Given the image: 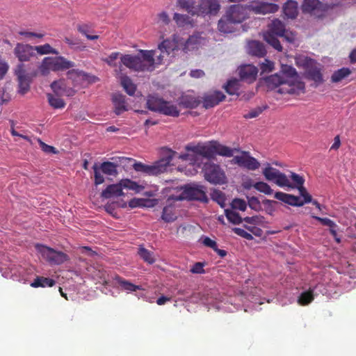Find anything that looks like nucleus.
Instances as JSON below:
<instances>
[{"instance_id":"nucleus-4","label":"nucleus","mask_w":356,"mask_h":356,"mask_svg":"<svg viewBox=\"0 0 356 356\" xmlns=\"http://www.w3.org/2000/svg\"><path fill=\"white\" fill-rule=\"evenodd\" d=\"M146 105L149 110L166 116L177 118L180 115V110L177 104L157 95H149Z\"/></svg>"},{"instance_id":"nucleus-16","label":"nucleus","mask_w":356,"mask_h":356,"mask_svg":"<svg viewBox=\"0 0 356 356\" xmlns=\"http://www.w3.org/2000/svg\"><path fill=\"white\" fill-rule=\"evenodd\" d=\"M24 65L22 63L17 65L15 70V74L17 76L19 82V92L24 95L26 93L30 88V83L31 81V76L26 73L24 70Z\"/></svg>"},{"instance_id":"nucleus-26","label":"nucleus","mask_w":356,"mask_h":356,"mask_svg":"<svg viewBox=\"0 0 356 356\" xmlns=\"http://www.w3.org/2000/svg\"><path fill=\"white\" fill-rule=\"evenodd\" d=\"M266 33H272L273 34L280 37H284L285 33V25L279 19H275L272 21L269 30Z\"/></svg>"},{"instance_id":"nucleus-10","label":"nucleus","mask_w":356,"mask_h":356,"mask_svg":"<svg viewBox=\"0 0 356 356\" xmlns=\"http://www.w3.org/2000/svg\"><path fill=\"white\" fill-rule=\"evenodd\" d=\"M220 8L218 0H200V3L197 5V15H216Z\"/></svg>"},{"instance_id":"nucleus-44","label":"nucleus","mask_w":356,"mask_h":356,"mask_svg":"<svg viewBox=\"0 0 356 356\" xmlns=\"http://www.w3.org/2000/svg\"><path fill=\"white\" fill-rule=\"evenodd\" d=\"M159 21L163 23L165 25H167L170 23V18L168 13L165 11H162L158 14Z\"/></svg>"},{"instance_id":"nucleus-12","label":"nucleus","mask_w":356,"mask_h":356,"mask_svg":"<svg viewBox=\"0 0 356 356\" xmlns=\"http://www.w3.org/2000/svg\"><path fill=\"white\" fill-rule=\"evenodd\" d=\"M13 53L21 63L29 61L31 58L36 56L33 46L19 42L17 43Z\"/></svg>"},{"instance_id":"nucleus-46","label":"nucleus","mask_w":356,"mask_h":356,"mask_svg":"<svg viewBox=\"0 0 356 356\" xmlns=\"http://www.w3.org/2000/svg\"><path fill=\"white\" fill-rule=\"evenodd\" d=\"M204 72L200 69L193 70L190 72V76L193 78L199 79L204 76Z\"/></svg>"},{"instance_id":"nucleus-17","label":"nucleus","mask_w":356,"mask_h":356,"mask_svg":"<svg viewBox=\"0 0 356 356\" xmlns=\"http://www.w3.org/2000/svg\"><path fill=\"white\" fill-rule=\"evenodd\" d=\"M257 68L250 64L242 65L238 70L241 80L248 83L254 81L257 79Z\"/></svg>"},{"instance_id":"nucleus-3","label":"nucleus","mask_w":356,"mask_h":356,"mask_svg":"<svg viewBox=\"0 0 356 356\" xmlns=\"http://www.w3.org/2000/svg\"><path fill=\"white\" fill-rule=\"evenodd\" d=\"M156 50L140 49L137 55L124 54L122 65L135 72H152L155 69Z\"/></svg>"},{"instance_id":"nucleus-45","label":"nucleus","mask_w":356,"mask_h":356,"mask_svg":"<svg viewBox=\"0 0 356 356\" xmlns=\"http://www.w3.org/2000/svg\"><path fill=\"white\" fill-rule=\"evenodd\" d=\"M8 70V64L0 58V79H2Z\"/></svg>"},{"instance_id":"nucleus-23","label":"nucleus","mask_w":356,"mask_h":356,"mask_svg":"<svg viewBox=\"0 0 356 356\" xmlns=\"http://www.w3.org/2000/svg\"><path fill=\"white\" fill-rule=\"evenodd\" d=\"M305 78L313 81L316 86L323 82L321 69L317 65V64L305 71Z\"/></svg>"},{"instance_id":"nucleus-18","label":"nucleus","mask_w":356,"mask_h":356,"mask_svg":"<svg viewBox=\"0 0 356 356\" xmlns=\"http://www.w3.org/2000/svg\"><path fill=\"white\" fill-rule=\"evenodd\" d=\"M225 98V95L220 91H213L206 94L203 97V106L205 108H213L223 101Z\"/></svg>"},{"instance_id":"nucleus-30","label":"nucleus","mask_w":356,"mask_h":356,"mask_svg":"<svg viewBox=\"0 0 356 356\" xmlns=\"http://www.w3.org/2000/svg\"><path fill=\"white\" fill-rule=\"evenodd\" d=\"M202 38L197 35L190 36L185 42L184 49L187 51L197 49L202 44Z\"/></svg>"},{"instance_id":"nucleus-21","label":"nucleus","mask_w":356,"mask_h":356,"mask_svg":"<svg viewBox=\"0 0 356 356\" xmlns=\"http://www.w3.org/2000/svg\"><path fill=\"white\" fill-rule=\"evenodd\" d=\"M112 102L117 115H121L123 112L128 110V106L125 100V97L120 93H115L112 96Z\"/></svg>"},{"instance_id":"nucleus-1","label":"nucleus","mask_w":356,"mask_h":356,"mask_svg":"<svg viewBox=\"0 0 356 356\" xmlns=\"http://www.w3.org/2000/svg\"><path fill=\"white\" fill-rule=\"evenodd\" d=\"M185 148L188 152L180 154L178 158L188 163L178 165L177 170L188 177L196 175L203 163V158L211 159L216 154L231 157L234 152V149L220 145L216 141H211L209 144L190 143Z\"/></svg>"},{"instance_id":"nucleus-42","label":"nucleus","mask_w":356,"mask_h":356,"mask_svg":"<svg viewBox=\"0 0 356 356\" xmlns=\"http://www.w3.org/2000/svg\"><path fill=\"white\" fill-rule=\"evenodd\" d=\"M273 68L274 63L268 59H265V61L261 63L260 65V69L262 73L270 72L273 70Z\"/></svg>"},{"instance_id":"nucleus-34","label":"nucleus","mask_w":356,"mask_h":356,"mask_svg":"<svg viewBox=\"0 0 356 356\" xmlns=\"http://www.w3.org/2000/svg\"><path fill=\"white\" fill-rule=\"evenodd\" d=\"M47 99L49 105L55 109L63 108L65 106L64 100L60 97H56V95L54 96L52 94L48 93Z\"/></svg>"},{"instance_id":"nucleus-54","label":"nucleus","mask_w":356,"mask_h":356,"mask_svg":"<svg viewBox=\"0 0 356 356\" xmlns=\"http://www.w3.org/2000/svg\"><path fill=\"white\" fill-rule=\"evenodd\" d=\"M157 124V121H154V120H152L150 119H147L145 121V123H144V126L146 127V128H149V127L150 125H154V124Z\"/></svg>"},{"instance_id":"nucleus-31","label":"nucleus","mask_w":356,"mask_h":356,"mask_svg":"<svg viewBox=\"0 0 356 356\" xmlns=\"http://www.w3.org/2000/svg\"><path fill=\"white\" fill-rule=\"evenodd\" d=\"M277 35L273 34L272 33H265L264 34V40L268 43L270 46H272L275 49L278 51H282V47L280 44V42L277 39Z\"/></svg>"},{"instance_id":"nucleus-58","label":"nucleus","mask_w":356,"mask_h":356,"mask_svg":"<svg viewBox=\"0 0 356 356\" xmlns=\"http://www.w3.org/2000/svg\"><path fill=\"white\" fill-rule=\"evenodd\" d=\"M272 164L275 165L282 166V163L278 161H274L272 163Z\"/></svg>"},{"instance_id":"nucleus-20","label":"nucleus","mask_w":356,"mask_h":356,"mask_svg":"<svg viewBox=\"0 0 356 356\" xmlns=\"http://www.w3.org/2000/svg\"><path fill=\"white\" fill-rule=\"evenodd\" d=\"M200 102L198 97L191 95H182L177 99V104L184 108H195Z\"/></svg>"},{"instance_id":"nucleus-43","label":"nucleus","mask_w":356,"mask_h":356,"mask_svg":"<svg viewBox=\"0 0 356 356\" xmlns=\"http://www.w3.org/2000/svg\"><path fill=\"white\" fill-rule=\"evenodd\" d=\"M40 145L42 150L47 154H56L57 153V150L53 146L47 145L44 142L40 140Z\"/></svg>"},{"instance_id":"nucleus-55","label":"nucleus","mask_w":356,"mask_h":356,"mask_svg":"<svg viewBox=\"0 0 356 356\" xmlns=\"http://www.w3.org/2000/svg\"><path fill=\"white\" fill-rule=\"evenodd\" d=\"M350 58L352 63H356V49L350 54Z\"/></svg>"},{"instance_id":"nucleus-15","label":"nucleus","mask_w":356,"mask_h":356,"mask_svg":"<svg viewBox=\"0 0 356 356\" xmlns=\"http://www.w3.org/2000/svg\"><path fill=\"white\" fill-rule=\"evenodd\" d=\"M247 10V6L244 7L241 4L232 5L226 12L225 15L237 24H239L246 19Z\"/></svg>"},{"instance_id":"nucleus-19","label":"nucleus","mask_w":356,"mask_h":356,"mask_svg":"<svg viewBox=\"0 0 356 356\" xmlns=\"http://www.w3.org/2000/svg\"><path fill=\"white\" fill-rule=\"evenodd\" d=\"M298 3L294 0H288L282 6L284 19H296L298 15Z\"/></svg>"},{"instance_id":"nucleus-8","label":"nucleus","mask_w":356,"mask_h":356,"mask_svg":"<svg viewBox=\"0 0 356 356\" xmlns=\"http://www.w3.org/2000/svg\"><path fill=\"white\" fill-rule=\"evenodd\" d=\"M326 5L319 0H303L301 10L303 13H308L318 17H322L327 10Z\"/></svg>"},{"instance_id":"nucleus-36","label":"nucleus","mask_w":356,"mask_h":356,"mask_svg":"<svg viewBox=\"0 0 356 356\" xmlns=\"http://www.w3.org/2000/svg\"><path fill=\"white\" fill-rule=\"evenodd\" d=\"M35 52L40 55L53 54H58V51L51 47L49 44H44L43 45L35 46L34 47Z\"/></svg>"},{"instance_id":"nucleus-2","label":"nucleus","mask_w":356,"mask_h":356,"mask_svg":"<svg viewBox=\"0 0 356 356\" xmlns=\"http://www.w3.org/2000/svg\"><path fill=\"white\" fill-rule=\"evenodd\" d=\"M266 81L269 88H277L280 94L295 95L304 89L296 70L289 65H282L280 72L268 76Z\"/></svg>"},{"instance_id":"nucleus-27","label":"nucleus","mask_w":356,"mask_h":356,"mask_svg":"<svg viewBox=\"0 0 356 356\" xmlns=\"http://www.w3.org/2000/svg\"><path fill=\"white\" fill-rule=\"evenodd\" d=\"M177 6L185 10L188 13L195 15H197V5L194 0H177Z\"/></svg>"},{"instance_id":"nucleus-53","label":"nucleus","mask_w":356,"mask_h":356,"mask_svg":"<svg viewBox=\"0 0 356 356\" xmlns=\"http://www.w3.org/2000/svg\"><path fill=\"white\" fill-rule=\"evenodd\" d=\"M74 93H75L74 90H73V89H72V88H67V87H65V93H64V95H65V96H68V97H70V96H72V95H74Z\"/></svg>"},{"instance_id":"nucleus-25","label":"nucleus","mask_w":356,"mask_h":356,"mask_svg":"<svg viewBox=\"0 0 356 356\" xmlns=\"http://www.w3.org/2000/svg\"><path fill=\"white\" fill-rule=\"evenodd\" d=\"M120 83L125 92L130 96H133L136 90V86L132 80L126 74H121L120 76Z\"/></svg>"},{"instance_id":"nucleus-52","label":"nucleus","mask_w":356,"mask_h":356,"mask_svg":"<svg viewBox=\"0 0 356 356\" xmlns=\"http://www.w3.org/2000/svg\"><path fill=\"white\" fill-rule=\"evenodd\" d=\"M10 133H11L12 136H18V137L22 138L26 140H29V138L27 136H24V135H22V134L18 133L17 131H16L15 130V129L13 127L11 128Z\"/></svg>"},{"instance_id":"nucleus-13","label":"nucleus","mask_w":356,"mask_h":356,"mask_svg":"<svg viewBox=\"0 0 356 356\" xmlns=\"http://www.w3.org/2000/svg\"><path fill=\"white\" fill-rule=\"evenodd\" d=\"M204 178H225V172L218 164L207 161L200 166Z\"/></svg>"},{"instance_id":"nucleus-28","label":"nucleus","mask_w":356,"mask_h":356,"mask_svg":"<svg viewBox=\"0 0 356 356\" xmlns=\"http://www.w3.org/2000/svg\"><path fill=\"white\" fill-rule=\"evenodd\" d=\"M111 160L116 161L118 167L121 166L124 170L128 171L134 168V163H135L136 159L125 156H116L112 157Z\"/></svg>"},{"instance_id":"nucleus-24","label":"nucleus","mask_w":356,"mask_h":356,"mask_svg":"<svg viewBox=\"0 0 356 356\" xmlns=\"http://www.w3.org/2000/svg\"><path fill=\"white\" fill-rule=\"evenodd\" d=\"M236 25L237 24L235 22L225 15L218 21V29L221 33H231L235 31Z\"/></svg>"},{"instance_id":"nucleus-22","label":"nucleus","mask_w":356,"mask_h":356,"mask_svg":"<svg viewBox=\"0 0 356 356\" xmlns=\"http://www.w3.org/2000/svg\"><path fill=\"white\" fill-rule=\"evenodd\" d=\"M248 53L259 58L264 57L266 54V49L263 43L252 40L248 45Z\"/></svg>"},{"instance_id":"nucleus-48","label":"nucleus","mask_w":356,"mask_h":356,"mask_svg":"<svg viewBox=\"0 0 356 356\" xmlns=\"http://www.w3.org/2000/svg\"><path fill=\"white\" fill-rule=\"evenodd\" d=\"M261 112H262V109L260 108H258L257 109H256L254 111H252L249 112L248 114L245 117L248 118H254L257 117L260 113H261Z\"/></svg>"},{"instance_id":"nucleus-5","label":"nucleus","mask_w":356,"mask_h":356,"mask_svg":"<svg viewBox=\"0 0 356 356\" xmlns=\"http://www.w3.org/2000/svg\"><path fill=\"white\" fill-rule=\"evenodd\" d=\"M172 161V156H168L156 161L151 165L145 164L135 160L133 169L145 176H158L166 172Z\"/></svg>"},{"instance_id":"nucleus-57","label":"nucleus","mask_w":356,"mask_h":356,"mask_svg":"<svg viewBox=\"0 0 356 356\" xmlns=\"http://www.w3.org/2000/svg\"><path fill=\"white\" fill-rule=\"evenodd\" d=\"M136 112L140 113V114H147V111H143V110H137V111H136Z\"/></svg>"},{"instance_id":"nucleus-7","label":"nucleus","mask_w":356,"mask_h":356,"mask_svg":"<svg viewBox=\"0 0 356 356\" xmlns=\"http://www.w3.org/2000/svg\"><path fill=\"white\" fill-rule=\"evenodd\" d=\"M234 161L239 167L248 170H256L260 166V163L252 156L249 152L242 151L240 155L234 157Z\"/></svg>"},{"instance_id":"nucleus-61","label":"nucleus","mask_w":356,"mask_h":356,"mask_svg":"<svg viewBox=\"0 0 356 356\" xmlns=\"http://www.w3.org/2000/svg\"><path fill=\"white\" fill-rule=\"evenodd\" d=\"M355 1L356 2V0H355Z\"/></svg>"},{"instance_id":"nucleus-40","label":"nucleus","mask_w":356,"mask_h":356,"mask_svg":"<svg viewBox=\"0 0 356 356\" xmlns=\"http://www.w3.org/2000/svg\"><path fill=\"white\" fill-rule=\"evenodd\" d=\"M90 29V26L87 24H78L77 25V30L79 33H81L82 35H85L87 39L90 40H95L99 38V35H89L88 33Z\"/></svg>"},{"instance_id":"nucleus-9","label":"nucleus","mask_w":356,"mask_h":356,"mask_svg":"<svg viewBox=\"0 0 356 356\" xmlns=\"http://www.w3.org/2000/svg\"><path fill=\"white\" fill-rule=\"evenodd\" d=\"M92 168L94 171V178H103L101 173L113 177H116L118 174V164L115 161H104L99 165L95 163Z\"/></svg>"},{"instance_id":"nucleus-47","label":"nucleus","mask_w":356,"mask_h":356,"mask_svg":"<svg viewBox=\"0 0 356 356\" xmlns=\"http://www.w3.org/2000/svg\"><path fill=\"white\" fill-rule=\"evenodd\" d=\"M64 41L66 44H67L70 47L76 48L77 45L80 44V41L79 39L72 40L70 38L65 37Z\"/></svg>"},{"instance_id":"nucleus-60","label":"nucleus","mask_w":356,"mask_h":356,"mask_svg":"<svg viewBox=\"0 0 356 356\" xmlns=\"http://www.w3.org/2000/svg\"><path fill=\"white\" fill-rule=\"evenodd\" d=\"M86 165H87V161H86L84 162V167H85V168H86Z\"/></svg>"},{"instance_id":"nucleus-37","label":"nucleus","mask_w":356,"mask_h":356,"mask_svg":"<svg viewBox=\"0 0 356 356\" xmlns=\"http://www.w3.org/2000/svg\"><path fill=\"white\" fill-rule=\"evenodd\" d=\"M226 92L229 95L238 94L239 90V83L236 79H232L227 81L224 86Z\"/></svg>"},{"instance_id":"nucleus-50","label":"nucleus","mask_w":356,"mask_h":356,"mask_svg":"<svg viewBox=\"0 0 356 356\" xmlns=\"http://www.w3.org/2000/svg\"><path fill=\"white\" fill-rule=\"evenodd\" d=\"M20 35L26 36V37H37V38H42L43 35L40 33H35L33 32H20Z\"/></svg>"},{"instance_id":"nucleus-29","label":"nucleus","mask_w":356,"mask_h":356,"mask_svg":"<svg viewBox=\"0 0 356 356\" xmlns=\"http://www.w3.org/2000/svg\"><path fill=\"white\" fill-rule=\"evenodd\" d=\"M67 78L71 79L73 82H78L79 81L88 80L90 77L89 74L79 70L72 69L70 70L67 73Z\"/></svg>"},{"instance_id":"nucleus-14","label":"nucleus","mask_w":356,"mask_h":356,"mask_svg":"<svg viewBox=\"0 0 356 356\" xmlns=\"http://www.w3.org/2000/svg\"><path fill=\"white\" fill-rule=\"evenodd\" d=\"M262 173L264 178H288V176L285 173L273 168L271 164L269 163H264ZM289 178H303L304 177L302 175H298L291 171H289Z\"/></svg>"},{"instance_id":"nucleus-32","label":"nucleus","mask_w":356,"mask_h":356,"mask_svg":"<svg viewBox=\"0 0 356 356\" xmlns=\"http://www.w3.org/2000/svg\"><path fill=\"white\" fill-rule=\"evenodd\" d=\"M159 49L161 51L160 55L157 56V65L162 63L164 54L169 55L171 50L170 42L168 40H165L159 44Z\"/></svg>"},{"instance_id":"nucleus-35","label":"nucleus","mask_w":356,"mask_h":356,"mask_svg":"<svg viewBox=\"0 0 356 356\" xmlns=\"http://www.w3.org/2000/svg\"><path fill=\"white\" fill-rule=\"evenodd\" d=\"M51 88L56 96H63L65 93L66 84L63 80L54 81L51 83Z\"/></svg>"},{"instance_id":"nucleus-41","label":"nucleus","mask_w":356,"mask_h":356,"mask_svg":"<svg viewBox=\"0 0 356 356\" xmlns=\"http://www.w3.org/2000/svg\"><path fill=\"white\" fill-rule=\"evenodd\" d=\"M119 52H113L108 57L104 58L103 60L111 67H115L116 63L115 60L118 58L120 56Z\"/></svg>"},{"instance_id":"nucleus-33","label":"nucleus","mask_w":356,"mask_h":356,"mask_svg":"<svg viewBox=\"0 0 356 356\" xmlns=\"http://www.w3.org/2000/svg\"><path fill=\"white\" fill-rule=\"evenodd\" d=\"M350 74V70L348 67H342L334 72L331 76V81L333 83H338Z\"/></svg>"},{"instance_id":"nucleus-38","label":"nucleus","mask_w":356,"mask_h":356,"mask_svg":"<svg viewBox=\"0 0 356 356\" xmlns=\"http://www.w3.org/2000/svg\"><path fill=\"white\" fill-rule=\"evenodd\" d=\"M296 64L299 66H302L307 71L317 64V63L314 59L305 56L298 59Z\"/></svg>"},{"instance_id":"nucleus-49","label":"nucleus","mask_w":356,"mask_h":356,"mask_svg":"<svg viewBox=\"0 0 356 356\" xmlns=\"http://www.w3.org/2000/svg\"><path fill=\"white\" fill-rule=\"evenodd\" d=\"M341 145L340 138L339 136L334 137V143L331 146V149H337Z\"/></svg>"},{"instance_id":"nucleus-11","label":"nucleus","mask_w":356,"mask_h":356,"mask_svg":"<svg viewBox=\"0 0 356 356\" xmlns=\"http://www.w3.org/2000/svg\"><path fill=\"white\" fill-rule=\"evenodd\" d=\"M247 8L254 14L266 15L277 12L279 9V6L273 3L252 1L247 5Z\"/></svg>"},{"instance_id":"nucleus-56","label":"nucleus","mask_w":356,"mask_h":356,"mask_svg":"<svg viewBox=\"0 0 356 356\" xmlns=\"http://www.w3.org/2000/svg\"><path fill=\"white\" fill-rule=\"evenodd\" d=\"M106 131L108 132H117L119 131V129L115 126H109L106 128Z\"/></svg>"},{"instance_id":"nucleus-6","label":"nucleus","mask_w":356,"mask_h":356,"mask_svg":"<svg viewBox=\"0 0 356 356\" xmlns=\"http://www.w3.org/2000/svg\"><path fill=\"white\" fill-rule=\"evenodd\" d=\"M74 62L67 60L63 56L45 57L39 66L42 74H47L50 70L56 72L70 69L74 67Z\"/></svg>"},{"instance_id":"nucleus-59","label":"nucleus","mask_w":356,"mask_h":356,"mask_svg":"<svg viewBox=\"0 0 356 356\" xmlns=\"http://www.w3.org/2000/svg\"><path fill=\"white\" fill-rule=\"evenodd\" d=\"M286 39L288 41H289V42H292V40H293L292 39H291H291H289L288 37H286Z\"/></svg>"},{"instance_id":"nucleus-51","label":"nucleus","mask_w":356,"mask_h":356,"mask_svg":"<svg viewBox=\"0 0 356 356\" xmlns=\"http://www.w3.org/2000/svg\"><path fill=\"white\" fill-rule=\"evenodd\" d=\"M10 133H11L12 136H18V137L22 138L26 140H29V138L27 136H24V135H22V134L18 133L17 131H16L15 130V129L13 127L11 128Z\"/></svg>"},{"instance_id":"nucleus-39","label":"nucleus","mask_w":356,"mask_h":356,"mask_svg":"<svg viewBox=\"0 0 356 356\" xmlns=\"http://www.w3.org/2000/svg\"><path fill=\"white\" fill-rule=\"evenodd\" d=\"M173 19L178 26H184L191 23L190 17L177 13H174Z\"/></svg>"}]
</instances>
